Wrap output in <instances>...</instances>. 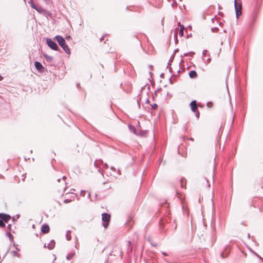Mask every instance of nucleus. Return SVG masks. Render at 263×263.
I'll return each mask as SVG.
<instances>
[{"label":"nucleus","mask_w":263,"mask_h":263,"mask_svg":"<svg viewBox=\"0 0 263 263\" xmlns=\"http://www.w3.org/2000/svg\"><path fill=\"white\" fill-rule=\"evenodd\" d=\"M55 39L65 52L68 54H70V50L68 46L65 44V41L64 39L62 36L59 35L56 36Z\"/></svg>","instance_id":"f257e3e1"},{"label":"nucleus","mask_w":263,"mask_h":263,"mask_svg":"<svg viewBox=\"0 0 263 263\" xmlns=\"http://www.w3.org/2000/svg\"><path fill=\"white\" fill-rule=\"evenodd\" d=\"M111 216L108 213H103L102 214V225L105 229L107 228L110 221Z\"/></svg>","instance_id":"f03ea898"},{"label":"nucleus","mask_w":263,"mask_h":263,"mask_svg":"<svg viewBox=\"0 0 263 263\" xmlns=\"http://www.w3.org/2000/svg\"><path fill=\"white\" fill-rule=\"evenodd\" d=\"M47 44L53 50H57L58 49V46L57 44L52 41L50 39H47Z\"/></svg>","instance_id":"7ed1b4c3"},{"label":"nucleus","mask_w":263,"mask_h":263,"mask_svg":"<svg viewBox=\"0 0 263 263\" xmlns=\"http://www.w3.org/2000/svg\"><path fill=\"white\" fill-rule=\"evenodd\" d=\"M65 177H64L62 180L60 179H58L57 180V182H61V184H60V186H59L57 183L55 184V185L57 187H59V188L62 189L64 191L66 189V182H65Z\"/></svg>","instance_id":"20e7f679"},{"label":"nucleus","mask_w":263,"mask_h":263,"mask_svg":"<svg viewBox=\"0 0 263 263\" xmlns=\"http://www.w3.org/2000/svg\"><path fill=\"white\" fill-rule=\"evenodd\" d=\"M41 230L43 234H47L50 231V227L48 224H44L42 226Z\"/></svg>","instance_id":"39448f33"},{"label":"nucleus","mask_w":263,"mask_h":263,"mask_svg":"<svg viewBox=\"0 0 263 263\" xmlns=\"http://www.w3.org/2000/svg\"><path fill=\"white\" fill-rule=\"evenodd\" d=\"M235 10H236V14L237 16L238 17L241 14V12L240 11V10L241 9V5H237L236 0H235Z\"/></svg>","instance_id":"423d86ee"},{"label":"nucleus","mask_w":263,"mask_h":263,"mask_svg":"<svg viewBox=\"0 0 263 263\" xmlns=\"http://www.w3.org/2000/svg\"><path fill=\"white\" fill-rule=\"evenodd\" d=\"M0 218L3 221L7 222L10 220V216L9 215L1 213L0 214Z\"/></svg>","instance_id":"0eeeda50"},{"label":"nucleus","mask_w":263,"mask_h":263,"mask_svg":"<svg viewBox=\"0 0 263 263\" xmlns=\"http://www.w3.org/2000/svg\"><path fill=\"white\" fill-rule=\"evenodd\" d=\"M190 106L193 111L196 112L197 110V106L196 101H192L190 104Z\"/></svg>","instance_id":"6e6552de"},{"label":"nucleus","mask_w":263,"mask_h":263,"mask_svg":"<svg viewBox=\"0 0 263 263\" xmlns=\"http://www.w3.org/2000/svg\"><path fill=\"white\" fill-rule=\"evenodd\" d=\"M34 65L35 68L40 71H42L43 69H44L43 66L39 62H35L34 63Z\"/></svg>","instance_id":"1a4fd4ad"},{"label":"nucleus","mask_w":263,"mask_h":263,"mask_svg":"<svg viewBox=\"0 0 263 263\" xmlns=\"http://www.w3.org/2000/svg\"><path fill=\"white\" fill-rule=\"evenodd\" d=\"M189 76L192 79L196 78L197 77V73L195 70H192L189 72Z\"/></svg>","instance_id":"9d476101"},{"label":"nucleus","mask_w":263,"mask_h":263,"mask_svg":"<svg viewBox=\"0 0 263 263\" xmlns=\"http://www.w3.org/2000/svg\"><path fill=\"white\" fill-rule=\"evenodd\" d=\"M179 26H180V29L179 31V34L181 37H182L183 36V31L184 29V27L183 26V25H180V24H179Z\"/></svg>","instance_id":"9b49d317"},{"label":"nucleus","mask_w":263,"mask_h":263,"mask_svg":"<svg viewBox=\"0 0 263 263\" xmlns=\"http://www.w3.org/2000/svg\"><path fill=\"white\" fill-rule=\"evenodd\" d=\"M181 186L182 187L185 188L186 186V180L184 178H181L180 180Z\"/></svg>","instance_id":"f8f14e48"},{"label":"nucleus","mask_w":263,"mask_h":263,"mask_svg":"<svg viewBox=\"0 0 263 263\" xmlns=\"http://www.w3.org/2000/svg\"><path fill=\"white\" fill-rule=\"evenodd\" d=\"M30 3L31 7L32 8H33V9H35L36 10L38 11V9L37 8L36 6L35 5V4L32 1H31Z\"/></svg>","instance_id":"ddd939ff"},{"label":"nucleus","mask_w":263,"mask_h":263,"mask_svg":"<svg viewBox=\"0 0 263 263\" xmlns=\"http://www.w3.org/2000/svg\"><path fill=\"white\" fill-rule=\"evenodd\" d=\"M44 57H45V59H46V60L48 61H51L52 60V57L51 56L45 55Z\"/></svg>","instance_id":"4468645a"},{"label":"nucleus","mask_w":263,"mask_h":263,"mask_svg":"<svg viewBox=\"0 0 263 263\" xmlns=\"http://www.w3.org/2000/svg\"><path fill=\"white\" fill-rule=\"evenodd\" d=\"M0 227L2 228H4L5 227V224L4 221L0 219Z\"/></svg>","instance_id":"2eb2a0df"},{"label":"nucleus","mask_w":263,"mask_h":263,"mask_svg":"<svg viewBox=\"0 0 263 263\" xmlns=\"http://www.w3.org/2000/svg\"><path fill=\"white\" fill-rule=\"evenodd\" d=\"M151 106H152V108L153 109H155L157 107V105L156 104H153Z\"/></svg>","instance_id":"dca6fc26"},{"label":"nucleus","mask_w":263,"mask_h":263,"mask_svg":"<svg viewBox=\"0 0 263 263\" xmlns=\"http://www.w3.org/2000/svg\"><path fill=\"white\" fill-rule=\"evenodd\" d=\"M70 38H71V37H70V36H66V39L67 40H69V39H70Z\"/></svg>","instance_id":"f3484780"},{"label":"nucleus","mask_w":263,"mask_h":263,"mask_svg":"<svg viewBox=\"0 0 263 263\" xmlns=\"http://www.w3.org/2000/svg\"><path fill=\"white\" fill-rule=\"evenodd\" d=\"M199 115V112L198 111H197V113L196 114V116L198 117Z\"/></svg>","instance_id":"a211bd4d"},{"label":"nucleus","mask_w":263,"mask_h":263,"mask_svg":"<svg viewBox=\"0 0 263 263\" xmlns=\"http://www.w3.org/2000/svg\"><path fill=\"white\" fill-rule=\"evenodd\" d=\"M3 78L2 76L0 75V81H2L3 80Z\"/></svg>","instance_id":"6ab92c4d"}]
</instances>
